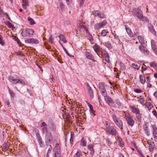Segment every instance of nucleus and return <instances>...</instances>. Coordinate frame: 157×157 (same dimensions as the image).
Returning a JSON list of instances; mask_svg holds the SVG:
<instances>
[{
    "label": "nucleus",
    "mask_w": 157,
    "mask_h": 157,
    "mask_svg": "<svg viewBox=\"0 0 157 157\" xmlns=\"http://www.w3.org/2000/svg\"><path fill=\"white\" fill-rule=\"evenodd\" d=\"M132 14L134 17H137L141 21L149 22V20L147 17L143 16V12L140 9L135 8L132 10Z\"/></svg>",
    "instance_id": "f257e3e1"
},
{
    "label": "nucleus",
    "mask_w": 157,
    "mask_h": 157,
    "mask_svg": "<svg viewBox=\"0 0 157 157\" xmlns=\"http://www.w3.org/2000/svg\"><path fill=\"white\" fill-rule=\"evenodd\" d=\"M105 125L106 128L105 131L108 134L116 136L117 135V132L113 125H111L110 123L107 121L105 122Z\"/></svg>",
    "instance_id": "f03ea898"
},
{
    "label": "nucleus",
    "mask_w": 157,
    "mask_h": 157,
    "mask_svg": "<svg viewBox=\"0 0 157 157\" xmlns=\"http://www.w3.org/2000/svg\"><path fill=\"white\" fill-rule=\"evenodd\" d=\"M112 117L114 122L119 128L122 130L123 128V123L122 121L114 114H112Z\"/></svg>",
    "instance_id": "7ed1b4c3"
},
{
    "label": "nucleus",
    "mask_w": 157,
    "mask_h": 157,
    "mask_svg": "<svg viewBox=\"0 0 157 157\" xmlns=\"http://www.w3.org/2000/svg\"><path fill=\"white\" fill-rule=\"evenodd\" d=\"M42 133L45 135V140L46 144L48 145L52 144L53 137L51 132L48 131L46 132Z\"/></svg>",
    "instance_id": "20e7f679"
},
{
    "label": "nucleus",
    "mask_w": 157,
    "mask_h": 157,
    "mask_svg": "<svg viewBox=\"0 0 157 157\" xmlns=\"http://www.w3.org/2000/svg\"><path fill=\"white\" fill-rule=\"evenodd\" d=\"M34 32L31 29L27 28L24 29L21 33V35L23 37H30L33 35Z\"/></svg>",
    "instance_id": "39448f33"
},
{
    "label": "nucleus",
    "mask_w": 157,
    "mask_h": 157,
    "mask_svg": "<svg viewBox=\"0 0 157 157\" xmlns=\"http://www.w3.org/2000/svg\"><path fill=\"white\" fill-rule=\"evenodd\" d=\"M125 117L128 124L130 126L132 127L133 125L135 122L132 116L129 114L127 113L125 114Z\"/></svg>",
    "instance_id": "423d86ee"
},
{
    "label": "nucleus",
    "mask_w": 157,
    "mask_h": 157,
    "mask_svg": "<svg viewBox=\"0 0 157 157\" xmlns=\"http://www.w3.org/2000/svg\"><path fill=\"white\" fill-rule=\"evenodd\" d=\"M151 128L152 136L154 139L155 141L157 142V127L155 124L151 125Z\"/></svg>",
    "instance_id": "0eeeda50"
},
{
    "label": "nucleus",
    "mask_w": 157,
    "mask_h": 157,
    "mask_svg": "<svg viewBox=\"0 0 157 157\" xmlns=\"http://www.w3.org/2000/svg\"><path fill=\"white\" fill-rule=\"evenodd\" d=\"M98 87L101 95L102 96L106 95L107 93L105 88V83L104 82H100L99 83Z\"/></svg>",
    "instance_id": "6e6552de"
},
{
    "label": "nucleus",
    "mask_w": 157,
    "mask_h": 157,
    "mask_svg": "<svg viewBox=\"0 0 157 157\" xmlns=\"http://www.w3.org/2000/svg\"><path fill=\"white\" fill-rule=\"evenodd\" d=\"M107 23L106 20H104L99 23H97L94 26V29L95 30H98L101 28H103L107 25Z\"/></svg>",
    "instance_id": "1a4fd4ad"
},
{
    "label": "nucleus",
    "mask_w": 157,
    "mask_h": 157,
    "mask_svg": "<svg viewBox=\"0 0 157 157\" xmlns=\"http://www.w3.org/2000/svg\"><path fill=\"white\" fill-rule=\"evenodd\" d=\"M147 143L149 146V151L150 152L153 151L155 148V144L152 138H151V140H148L147 141Z\"/></svg>",
    "instance_id": "9d476101"
},
{
    "label": "nucleus",
    "mask_w": 157,
    "mask_h": 157,
    "mask_svg": "<svg viewBox=\"0 0 157 157\" xmlns=\"http://www.w3.org/2000/svg\"><path fill=\"white\" fill-rule=\"evenodd\" d=\"M93 14L95 16H98L100 18H105V15L99 10H94L92 12Z\"/></svg>",
    "instance_id": "9b49d317"
},
{
    "label": "nucleus",
    "mask_w": 157,
    "mask_h": 157,
    "mask_svg": "<svg viewBox=\"0 0 157 157\" xmlns=\"http://www.w3.org/2000/svg\"><path fill=\"white\" fill-rule=\"evenodd\" d=\"M104 97V99L106 103L110 106H115L113 105V101L112 98L109 96H107V94L106 95L103 96Z\"/></svg>",
    "instance_id": "f8f14e48"
},
{
    "label": "nucleus",
    "mask_w": 157,
    "mask_h": 157,
    "mask_svg": "<svg viewBox=\"0 0 157 157\" xmlns=\"http://www.w3.org/2000/svg\"><path fill=\"white\" fill-rule=\"evenodd\" d=\"M102 55L105 58V60L107 63H109L110 61L108 53L105 50H102L101 51Z\"/></svg>",
    "instance_id": "ddd939ff"
},
{
    "label": "nucleus",
    "mask_w": 157,
    "mask_h": 157,
    "mask_svg": "<svg viewBox=\"0 0 157 157\" xmlns=\"http://www.w3.org/2000/svg\"><path fill=\"white\" fill-rule=\"evenodd\" d=\"M86 84L87 86V89L90 96L91 99H93L94 97L93 90L88 83L86 82Z\"/></svg>",
    "instance_id": "4468645a"
},
{
    "label": "nucleus",
    "mask_w": 157,
    "mask_h": 157,
    "mask_svg": "<svg viewBox=\"0 0 157 157\" xmlns=\"http://www.w3.org/2000/svg\"><path fill=\"white\" fill-rule=\"evenodd\" d=\"M8 79L13 84H16L19 83V80L18 78H15L13 76L10 75L8 77Z\"/></svg>",
    "instance_id": "2eb2a0df"
},
{
    "label": "nucleus",
    "mask_w": 157,
    "mask_h": 157,
    "mask_svg": "<svg viewBox=\"0 0 157 157\" xmlns=\"http://www.w3.org/2000/svg\"><path fill=\"white\" fill-rule=\"evenodd\" d=\"M148 124H145L143 125V129L145 134L148 136L150 135V133Z\"/></svg>",
    "instance_id": "dca6fc26"
},
{
    "label": "nucleus",
    "mask_w": 157,
    "mask_h": 157,
    "mask_svg": "<svg viewBox=\"0 0 157 157\" xmlns=\"http://www.w3.org/2000/svg\"><path fill=\"white\" fill-rule=\"evenodd\" d=\"M25 42L27 43H29L35 44H37L39 43L38 40L37 39L33 38L27 39L25 40Z\"/></svg>",
    "instance_id": "f3484780"
},
{
    "label": "nucleus",
    "mask_w": 157,
    "mask_h": 157,
    "mask_svg": "<svg viewBox=\"0 0 157 157\" xmlns=\"http://www.w3.org/2000/svg\"><path fill=\"white\" fill-rule=\"evenodd\" d=\"M148 23V27L149 31L154 35H156V32L154 29L153 26L151 23H149V22Z\"/></svg>",
    "instance_id": "a211bd4d"
},
{
    "label": "nucleus",
    "mask_w": 157,
    "mask_h": 157,
    "mask_svg": "<svg viewBox=\"0 0 157 157\" xmlns=\"http://www.w3.org/2000/svg\"><path fill=\"white\" fill-rule=\"evenodd\" d=\"M40 127H42L41 130L42 133L46 132L47 131H48L47 129V125L44 122H43L41 123Z\"/></svg>",
    "instance_id": "6ab92c4d"
},
{
    "label": "nucleus",
    "mask_w": 157,
    "mask_h": 157,
    "mask_svg": "<svg viewBox=\"0 0 157 157\" xmlns=\"http://www.w3.org/2000/svg\"><path fill=\"white\" fill-rule=\"evenodd\" d=\"M117 140L116 143H118V144L121 147H123L124 145V143L121 138L117 137L116 138Z\"/></svg>",
    "instance_id": "aec40b11"
},
{
    "label": "nucleus",
    "mask_w": 157,
    "mask_h": 157,
    "mask_svg": "<svg viewBox=\"0 0 157 157\" xmlns=\"http://www.w3.org/2000/svg\"><path fill=\"white\" fill-rule=\"evenodd\" d=\"M10 145V143L8 142L4 144L2 146V150L4 151H7L9 148Z\"/></svg>",
    "instance_id": "412c9836"
},
{
    "label": "nucleus",
    "mask_w": 157,
    "mask_h": 157,
    "mask_svg": "<svg viewBox=\"0 0 157 157\" xmlns=\"http://www.w3.org/2000/svg\"><path fill=\"white\" fill-rule=\"evenodd\" d=\"M85 54L86 57L88 59L90 60L94 59V56L89 52H86L85 53Z\"/></svg>",
    "instance_id": "4be33fe9"
},
{
    "label": "nucleus",
    "mask_w": 157,
    "mask_h": 157,
    "mask_svg": "<svg viewBox=\"0 0 157 157\" xmlns=\"http://www.w3.org/2000/svg\"><path fill=\"white\" fill-rule=\"evenodd\" d=\"M125 28L127 32V33H128V34L129 36L130 37L132 36H133L132 32L131 31L129 27L127 25H125Z\"/></svg>",
    "instance_id": "5701e85b"
},
{
    "label": "nucleus",
    "mask_w": 157,
    "mask_h": 157,
    "mask_svg": "<svg viewBox=\"0 0 157 157\" xmlns=\"http://www.w3.org/2000/svg\"><path fill=\"white\" fill-rule=\"evenodd\" d=\"M140 82L142 84H144L146 82L145 78L144 75H140Z\"/></svg>",
    "instance_id": "b1692460"
},
{
    "label": "nucleus",
    "mask_w": 157,
    "mask_h": 157,
    "mask_svg": "<svg viewBox=\"0 0 157 157\" xmlns=\"http://www.w3.org/2000/svg\"><path fill=\"white\" fill-rule=\"evenodd\" d=\"M84 30H86V28L85 27L84 25L82 23H81V24H80L78 28V30H77L76 33H78V30H79L80 31H84Z\"/></svg>",
    "instance_id": "393cba45"
},
{
    "label": "nucleus",
    "mask_w": 157,
    "mask_h": 157,
    "mask_svg": "<svg viewBox=\"0 0 157 157\" xmlns=\"http://www.w3.org/2000/svg\"><path fill=\"white\" fill-rule=\"evenodd\" d=\"M113 104L115 105V106H112V107H117L118 106H121V103L119 100L117 99L115 100V102L113 101Z\"/></svg>",
    "instance_id": "a878e982"
},
{
    "label": "nucleus",
    "mask_w": 157,
    "mask_h": 157,
    "mask_svg": "<svg viewBox=\"0 0 157 157\" xmlns=\"http://www.w3.org/2000/svg\"><path fill=\"white\" fill-rule=\"evenodd\" d=\"M146 106L149 110H150L153 107V105L150 102L146 101Z\"/></svg>",
    "instance_id": "bb28decb"
},
{
    "label": "nucleus",
    "mask_w": 157,
    "mask_h": 157,
    "mask_svg": "<svg viewBox=\"0 0 157 157\" xmlns=\"http://www.w3.org/2000/svg\"><path fill=\"white\" fill-rule=\"evenodd\" d=\"M132 112H133L135 114H139L140 113L139 109L135 107H132Z\"/></svg>",
    "instance_id": "cd10ccee"
},
{
    "label": "nucleus",
    "mask_w": 157,
    "mask_h": 157,
    "mask_svg": "<svg viewBox=\"0 0 157 157\" xmlns=\"http://www.w3.org/2000/svg\"><path fill=\"white\" fill-rule=\"evenodd\" d=\"M60 40L63 42L64 43H65L67 42V41L65 39V36L62 34H60L58 36Z\"/></svg>",
    "instance_id": "c85d7f7f"
},
{
    "label": "nucleus",
    "mask_w": 157,
    "mask_h": 157,
    "mask_svg": "<svg viewBox=\"0 0 157 157\" xmlns=\"http://www.w3.org/2000/svg\"><path fill=\"white\" fill-rule=\"evenodd\" d=\"M93 48L95 52H96L97 54L100 51V48L98 45L95 44L93 47Z\"/></svg>",
    "instance_id": "c756f323"
},
{
    "label": "nucleus",
    "mask_w": 157,
    "mask_h": 157,
    "mask_svg": "<svg viewBox=\"0 0 157 157\" xmlns=\"http://www.w3.org/2000/svg\"><path fill=\"white\" fill-rule=\"evenodd\" d=\"M37 140L40 146L42 147H44V145L41 137H39Z\"/></svg>",
    "instance_id": "7c9ffc66"
},
{
    "label": "nucleus",
    "mask_w": 157,
    "mask_h": 157,
    "mask_svg": "<svg viewBox=\"0 0 157 157\" xmlns=\"http://www.w3.org/2000/svg\"><path fill=\"white\" fill-rule=\"evenodd\" d=\"M136 119L137 121H138V122H140L142 120V114L140 113L139 114H136Z\"/></svg>",
    "instance_id": "2f4dec72"
},
{
    "label": "nucleus",
    "mask_w": 157,
    "mask_h": 157,
    "mask_svg": "<svg viewBox=\"0 0 157 157\" xmlns=\"http://www.w3.org/2000/svg\"><path fill=\"white\" fill-rule=\"evenodd\" d=\"M87 104L89 107L90 109V113H92L94 114V113L95 112V111L93 109V106L90 104L89 102H88L87 101Z\"/></svg>",
    "instance_id": "473e14b6"
},
{
    "label": "nucleus",
    "mask_w": 157,
    "mask_h": 157,
    "mask_svg": "<svg viewBox=\"0 0 157 157\" xmlns=\"http://www.w3.org/2000/svg\"><path fill=\"white\" fill-rule=\"evenodd\" d=\"M86 142L84 139L83 137H82L81 140L80 145L82 147H85L86 146Z\"/></svg>",
    "instance_id": "72a5a7b5"
},
{
    "label": "nucleus",
    "mask_w": 157,
    "mask_h": 157,
    "mask_svg": "<svg viewBox=\"0 0 157 157\" xmlns=\"http://www.w3.org/2000/svg\"><path fill=\"white\" fill-rule=\"evenodd\" d=\"M139 42L141 44H144V40L143 37L141 36H139L138 37Z\"/></svg>",
    "instance_id": "f704fd0d"
},
{
    "label": "nucleus",
    "mask_w": 157,
    "mask_h": 157,
    "mask_svg": "<svg viewBox=\"0 0 157 157\" xmlns=\"http://www.w3.org/2000/svg\"><path fill=\"white\" fill-rule=\"evenodd\" d=\"M88 148L90 151V154H93L94 152L93 145L92 144H90L88 146Z\"/></svg>",
    "instance_id": "c9c22d12"
},
{
    "label": "nucleus",
    "mask_w": 157,
    "mask_h": 157,
    "mask_svg": "<svg viewBox=\"0 0 157 157\" xmlns=\"http://www.w3.org/2000/svg\"><path fill=\"white\" fill-rule=\"evenodd\" d=\"M54 157H61V153L59 150L56 151Z\"/></svg>",
    "instance_id": "e433bc0d"
},
{
    "label": "nucleus",
    "mask_w": 157,
    "mask_h": 157,
    "mask_svg": "<svg viewBox=\"0 0 157 157\" xmlns=\"http://www.w3.org/2000/svg\"><path fill=\"white\" fill-rule=\"evenodd\" d=\"M28 6V2L27 0L23 2V3L22 4V7L25 9H26L27 6Z\"/></svg>",
    "instance_id": "4c0bfd02"
},
{
    "label": "nucleus",
    "mask_w": 157,
    "mask_h": 157,
    "mask_svg": "<svg viewBox=\"0 0 157 157\" xmlns=\"http://www.w3.org/2000/svg\"><path fill=\"white\" fill-rule=\"evenodd\" d=\"M105 44L106 46L109 49H111L112 48V46L109 42H105Z\"/></svg>",
    "instance_id": "58836bf2"
},
{
    "label": "nucleus",
    "mask_w": 157,
    "mask_h": 157,
    "mask_svg": "<svg viewBox=\"0 0 157 157\" xmlns=\"http://www.w3.org/2000/svg\"><path fill=\"white\" fill-rule=\"evenodd\" d=\"M82 155V153L81 151H78L75 154L74 157H80Z\"/></svg>",
    "instance_id": "ea45409f"
},
{
    "label": "nucleus",
    "mask_w": 157,
    "mask_h": 157,
    "mask_svg": "<svg viewBox=\"0 0 157 157\" xmlns=\"http://www.w3.org/2000/svg\"><path fill=\"white\" fill-rule=\"evenodd\" d=\"M140 98L138 100V101L141 104H144V102H145L144 98L141 96H140Z\"/></svg>",
    "instance_id": "a19ab883"
},
{
    "label": "nucleus",
    "mask_w": 157,
    "mask_h": 157,
    "mask_svg": "<svg viewBox=\"0 0 157 157\" xmlns=\"http://www.w3.org/2000/svg\"><path fill=\"white\" fill-rule=\"evenodd\" d=\"M50 128L53 132H55L56 130V127L53 124H51L50 126Z\"/></svg>",
    "instance_id": "79ce46f5"
},
{
    "label": "nucleus",
    "mask_w": 157,
    "mask_h": 157,
    "mask_svg": "<svg viewBox=\"0 0 157 157\" xmlns=\"http://www.w3.org/2000/svg\"><path fill=\"white\" fill-rule=\"evenodd\" d=\"M142 52L144 53L145 54L147 55L149 54V51L145 48L141 51Z\"/></svg>",
    "instance_id": "37998d69"
},
{
    "label": "nucleus",
    "mask_w": 157,
    "mask_h": 157,
    "mask_svg": "<svg viewBox=\"0 0 157 157\" xmlns=\"http://www.w3.org/2000/svg\"><path fill=\"white\" fill-rule=\"evenodd\" d=\"M142 52L144 53L145 54L147 55L149 54V51L145 48L141 51Z\"/></svg>",
    "instance_id": "c03bdc74"
},
{
    "label": "nucleus",
    "mask_w": 157,
    "mask_h": 157,
    "mask_svg": "<svg viewBox=\"0 0 157 157\" xmlns=\"http://www.w3.org/2000/svg\"><path fill=\"white\" fill-rule=\"evenodd\" d=\"M142 52L144 53L145 54L147 55L149 54V51L145 48L141 51Z\"/></svg>",
    "instance_id": "a18cd8bd"
},
{
    "label": "nucleus",
    "mask_w": 157,
    "mask_h": 157,
    "mask_svg": "<svg viewBox=\"0 0 157 157\" xmlns=\"http://www.w3.org/2000/svg\"><path fill=\"white\" fill-rule=\"evenodd\" d=\"M142 52L144 53L145 54L147 55L149 54V51L145 48L141 51Z\"/></svg>",
    "instance_id": "49530a36"
},
{
    "label": "nucleus",
    "mask_w": 157,
    "mask_h": 157,
    "mask_svg": "<svg viewBox=\"0 0 157 157\" xmlns=\"http://www.w3.org/2000/svg\"><path fill=\"white\" fill-rule=\"evenodd\" d=\"M28 20L30 22V24L31 25H33L35 24V22L32 18L30 17H28Z\"/></svg>",
    "instance_id": "de8ad7c7"
},
{
    "label": "nucleus",
    "mask_w": 157,
    "mask_h": 157,
    "mask_svg": "<svg viewBox=\"0 0 157 157\" xmlns=\"http://www.w3.org/2000/svg\"><path fill=\"white\" fill-rule=\"evenodd\" d=\"M151 67L155 68L157 67V64L154 62H152L150 64Z\"/></svg>",
    "instance_id": "09e8293b"
},
{
    "label": "nucleus",
    "mask_w": 157,
    "mask_h": 157,
    "mask_svg": "<svg viewBox=\"0 0 157 157\" xmlns=\"http://www.w3.org/2000/svg\"><path fill=\"white\" fill-rule=\"evenodd\" d=\"M120 66L121 69L122 70H124L126 68V67L125 66V65H124V64L122 62H121L120 63Z\"/></svg>",
    "instance_id": "8fccbe9b"
},
{
    "label": "nucleus",
    "mask_w": 157,
    "mask_h": 157,
    "mask_svg": "<svg viewBox=\"0 0 157 157\" xmlns=\"http://www.w3.org/2000/svg\"><path fill=\"white\" fill-rule=\"evenodd\" d=\"M108 33V32H107L104 29L102 31L101 34L102 36H105Z\"/></svg>",
    "instance_id": "3c124183"
},
{
    "label": "nucleus",
    "mask_w": 157,
    "mask_h": 157,
    "mask_svg": "<svg viewBox=\"0 0 157 157\" xmlns=\"http://www.w3.org/2000/svg\"><path fill=\"white\" fill-rule=\"evenodd\" d=\"M9 91L10 96L13 98L15 96V94L9 88Z\"/></svg>",
    "instance_id": "603ef678"
},
{
    "label": "nucleus",
    "mask_w": 157,
    "mask_h": 157,
    "mask_svg": "<svg viewBox=\"0 0 157 157\" xmlns=\"http://www.w3.org/2000/svg\"><path fill=\"white\" fill-rule=\"evenodd\" d=\"M152 48L155 53L157 54V48L156 45L154 46L153 45V46L152 47Z\"/></svg>",
    "instance_id": "864d4df0"
},
{
    "label": "nucleus",
    "mask_w": 157,
    "mask_h": 157,
    "mask_svg": "<svg viewBox=\"0 0 157 157\" xmlns=\"http://www.w3.org/2000/svg\"><path fill=\"white\" fill-rule=\"evenodd\" d=\"M18 80H19V83H20L21 85H25V82L23 80L20 79H18Z\"/></svg>",
    "instance_id": "5fc2aeb1"
},
{
    "label": "nucleus",
    "mask_w": 157,
    "mask_h": 157,
    "mask_svg": "<svg viewBox=\"0 0 157 157\" xmlns=\"http://www.w3.org/2000/svg\"><path fill=\"white\" fill-rule=\"evenodd\" d=\"M52 147L50 145V147L48 148V150L46 154L48 155V154L51 152V151L52 150Z\"/></svg>",
    "instance_id": "6e6d98bb"
},
{
    "label": "nucleus",
    "mask_w": 157,
    "mask_h": 157,
    "mask_svg": "<svg viewBox=\"0 0 157 157\" xmlns=\"http://www.w3.org/2000/svg\"><path fill=\"white\" fill-rule=\"evenodd\" d=\"M74 134L73 132H71V138L70 139V143H71L73 141V139Z\"/></svg>",
    "instance_id": "4d7b16f0"
},
{
    "label": "nucleus",
    "mask_w": 157,
    "mask_h": 157,
    "mask_svg": "<svg viewBox=\"0 0 157 157\" xmlns=\"http://www.w3.org/2000/svg\"><path fill=\"white\" fill-rule=\"evenodd\" d=\"M0 44L2 46L5 45V43L3 39V38H1L0 39Z\"/></svg>",
    "instance_id": "13d9d810"
},
{
    "label": "nucleus",
    "mask_w": 157,
    "mask_h": 157,
    "mask_svg": "<svg viewBox=\"0 0 157 157\" xmlns=\"http://www.w3.org/2000/svg\"><path fill=\"white\" fill-rule=\"evenodd\" d=\"M134 91L137 93H141L143 91L142 90L140 89H136Z\"/></svg>",
    "instance_id": "bf43d9fd"
},
{
    "label": "nucleus",
    "mask_w": 157,
    "mask_h": 157,
    "mask_svg": "<svg viewBox=\"0 0 157 157\" xmlns=\"http://www.w3.org/2000/svg\"><path fill=\"white\" fill-rule=\"evenodd\" d=\"M6 25L10 28H12L13 26L12 24L9 21L7 22Z\"/></svg>",
    "instance_id": "052dcab7"
},
{
    "label": "nucleus",
    "mask_w": 157,
    "mask_h": 157,
    "mask_svg": "<svg viewBox=\"0 0 157 157\" xmlns=\"http://www.w3.org/2000/svg\"><path fill=\"white\" fill-rule=\"evenodd\" d=\"M63 48L64 51V52H66L68 56H71L69 53L66 50V49L64 47V46H63Z\"/></svg>",
    "instance_id": "680f3d73"
},
{
    "label": "nucleus",
    "mask_w": 157,
    "mask_h": 157,
    "mask_svg": "<svg viewBox=\"0 0 157 157\" xmlns=\"http://www.w3.org/2000/svg\"><path fill=\"white\" fill-rule=\"evenodd\" d=\"M54 40L53 38L52 37V36H51L49 39V42L51 43H52Z\"/></svg>",
    "instance_id": "e2e57ef3"
},
{
    "label": "nucleus",
    "mask_w": 157,
    "mask_h": 157,
    "mask_svg": "<svg viewBox=\"0 0 157 157\" xmlns=\"http://www.w3.org/2000/svg\"><path fill=\"white\" fill-rule=\"evenodd\" d=\"M151 47L153 46V45L154 46L156 45L155 43V42L153 40H151Z\"/></svg>",
    "instance_id": "0e129e2a"
},
{
    "label": "nucleus",
    "mask_w": 157,
    "mask_h": 157,
    "mask_svg": "<svg viewBox=\"0 0 157 157\" xmlns=\"http://www.w3.org/2000/svg\"><path fill=\"white\" fill-rule=\"evenodd\" d=\"M152 113L153 115L155 117L157 118V113L156 111L155 110L153 111H152Z\"/></svg>",
    "instance_id": "69168bd1"
},
{
    "label": "nucleus",
    "mask_w": 157,
    "mask_h": 157,
    "mask_svg": "<svg viewBox=\"0 0 157 157\" xmlns=\"http://www.w3.org/2000/svg\"><path fill=\"white\" fill-rule=\"evenodd\" d=\"M132 66L133 67V68L136 69L138 65H137L135 64V63H133L132 64Z\"/></svg>",
    "instance_id": "338daca9"
},
{
    "label": "nucleus",
    "mask_w": 157,
    "mask_h": 157,
    "mask_svg": "<svg viewBox=\"0 0 157 157\" xmlns=\"http://www.w3.org/2000/svg\"><path fill=\"white\" fill-rule=\"evenodd\" d=\"M153 95L157 100V91L155 92L153 94Z\"/></svg>",
    "instance_id": "774afa93"
}]
</instances>
